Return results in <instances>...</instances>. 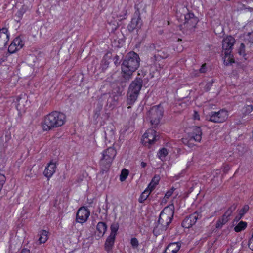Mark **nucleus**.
Wrapping results in <instances>:
<instances>
[{
    "label": "nucleus",
    "mask_w": 253,
    "mask_h": 253,
    "mask_svg": "<svg viewBox=\"0 0 253 253\" xmlns=\"http://www.w3.org/2000/svg\"><path fill=\"white\" fill-rule=\"evenodd\" d=\"M140 58L134 52L128 53L125 57L122 64V76L125 81H129L132 74L139 66Z\"/></svg>",
    "instance_id": "1"
},
{
    "label": "nucleus",
    "mask_w": 253,
    "mask_h": 253,
    "mask_svg": "<svg viewBox=\"0 0 253 253\" xmlns=\"http://www.w3.org/2000/svg\"><path fill=\"white\" fill-rule=\"evenodd\" d=\"M66 116L61 112L53 111L45 117L42 123L44 131H48L63 125L65 122Z\"/></svg>",
    "instance_id": "2"
},
{
    "label": "nucleus",
    "mask_w": 253,
    "mask_h": 253,
    "mask_svg": "<svg viewBox=\"0 0 253 253\" xmlns=\"http://www.w3.org/2000/svg\"><path fill=\"white\" fill-rule=\"evenodd\" d=\"M173 214V211L170 208L166 207L163 209L159 216L158 224L153 230V233L156 236L160 234V229L162 231L166 230L171 222Z\"/></svg>",
    "instance_id": "3"
},
{
    "label": "nucleus",
    "mask_w": 253,
    "mask_h": 253,
    "mask_svg": "<svg viewBox=\"0 0 253 253\" xmlns=\"http://www.w3.org/2000/svg\"><path fill=\"white\" fill-rule=\"evenodd\" d=\"M143 80L140 77H137L130 84L127 93V103L133 104L137 100L140 91L142 88Z\"/></svg>",
    "instance_id": "4"
},
{
    "label": "nucleus",
    "mask_w": 253,
    "mask_h": 253,
    "mask_svg": "<svg viewBox=\"0 0 253 253\" xmlns=\"http://www.w3.org/2000/svg\"><path fill=\"white\" fill-rule=\"evenodd\" d=\"M198 22V18L193 13H187L184 15V21L180 25V28L186 33H191L194 31Z\"/></svg>",
    "instance_id": "5"
},
{
    "label": "nucleus",
    "mask_w": 253,
    "mask_h": 253,
    "mask_svg": "<svg viewBox=\"0 0 253 253\" xmlns=\"http://www.w3.org/2000/svg\"><path fill=\"white\" fill-rule=\"evenodd\" d=\"M116 154V150L111 147L103 151L100 161V165L103 171L107 170L110 168Z\"/></svg>",
    "instance_id": "6"
},
{
    "label": "nucleus",
    "mask_w": 253,
    "mask_h": 253,
    "mask_svg": "<svg viewBox=\"0 0 253 253\" xmlns=\"http://www.w3.org/2000/svg\"><path fill=\"white\" fill-rule=\"evenodd\" d=\"M164 111L161 105L154 106L148 111V117L153 127H156L160 123L163 116Z\"/></svg>",
    "instance_id": "7"
},
{
    "label": "nucleus",
    "mask_w": 253,
    "mask_h": 253,
    "mask_svg": "<svg viewBox=\"0 0 253 253\" xmlns=\"http://www.w3.org/2000/svg\"><path fill=\"white\" fill-rule=\"evenodd\" d=\"M235 42L234 38L231 36H227L222 41V48L223 52L226 57L231 60V53L233 48V45Z\"/></svg>",
    "instance_id": "8"
},
{
    "label": "nucleus",
    "mask_w": 253,
    "mask_h": 253,
    "mask_svg": "<svg viewBox=\"0 0 253 253\" xmlns=\"http://www.w3.org/2000/svg\"><path fill=\"white\" fill-rule=\"evenodd\" d=\"M228 117V112L225 110L222 109L218 112H211L209 121L215 123H220L225 122Z\"/></svg>",
    "instance_id": "9"
},
{
    "label": "nucleus",
    "mask_w": 253,
    "mask_h": 253,
    "mask_svg": "<svg viewBox=\"0 0 253 253\" xmlns=\"http://www.w3.org/2000/svg\"><path fill=\"white\" fill-rule=\"evenodd\" d=\"M169 55L168 49L166 48H162L160 50H157L154 56L151 58V62L156 65V68H161L160 64L157 62L161 59L167 58Z\"/></svg>",
    "instance_id": "10"
},
{
    "label": "nucleus",
    "mask_w": 253,
    "mask_h": 253,
    "mask_svg": "<svg viewBox=\"0 0 253 253\" xmlns=\"http://www.w3.org/2000/svg\"><path fill=\"white\" fill-rule=\"evenodd\" d=\"M236 208L237 205L234 204L228 208L221 218L217 221L216 224V227L217 228H221L223 225L228 222L229 220V217L232 215V212L235 210Z\"/></svg>",
    "instance_id": "11"
},
{
    "label": "nucleus",
    "mask_w": 253,
    "mask_h": 253,
    "mask_svg": "<svg viewBox=\"0 0 253 253\" xmlns=\"http://www.w3.org/2000/svg\"><path fill=\"white\" fill-rule=\"evenodd\" d=\"M143 137V143L145 145L147 143L152 144L159 139V135L157 132L152 128L148 129L144 134Z\"/></svg>",
    "instance_id": "12"
},
{
    "label": "nucleus",
    "mask_w": 253,
    "mask_h": 253,
    "mask_svg": "<svg viewBox=\"0 0 253 253\" xmlns=\"http://www.w3.org/2000/svg\"><path fill=\"white\" fill-rule=\"evenodd\" d=\"M89 215L90 212L87 209L81 207L77 213L76 220L79 223H83L87 220Z\"/></svg>",
    "instance_id": "13"
},
{
    "label": "nucleus",
    "mask_w": 253,
    "mask_h": 253,
    "mask_svg": "<svg viewBox=\"0 0 253 253\" xmlns=\"http://www.w3.org/2000/svg\"><path fill=\"white\" fill-rule=\"evenodd\" d=\"M199 218V214L197 212L190 215L184 219L182 223V226L185 228H189L195 224Z\"/></svg>",
    "instance_id": "14"
},
{
    "label": "nucleus",
    "mask_w": 253,
    "mask_h": 253,
    "mask_svg": "<svg viewBox=\"0 0 253 253\" xmlns=\"http://www.w3.org/2000/svg\"><path fill=\"white\" fill-rule=\"evenodd\" d=\"M9 41L8 29L3 28L0 30V50L3 49Z\"/></svg>",
    "instance_id": "15"
},
{
    "label": "nucleus",
    "mask_w": 253,
    "mask_h": 253,
    "mask_svg": "<svg viewBox=\"0 0 253 253\" xmlns=\"http://www.w3.org/2000/svg\"><path fill=\"white\" fill-rule=\"evenodd\" d=\"M56 169V164L52 162H50L45 169L43 172L44 175L48 178L51 177L55 173Z\"/></svg>",
    "instance_id": "16"
},
{
    "label": "nucleus",
    "mask_w": 253,
    "mask_h": 253,
    "mask_svg": "<svg viewBox=\"0 0 253 253\" xmlns=\"http://www.w3.org/2000/svg\"><path fill=\"white\" fill-rule=\"evenodd\" d=\"M107 225L103 222H99L96 226V230L95 232V236H97L98 239L102 237L105 234L107 230Z\"/></svg>",
    "instance_id": "17"
},
{
    "label": "nucleus",
    "mask_w": 253,
    "mask_h": 253,
    "mask_svg": "<svg viewBox=\"0 0 253 253\" xmlns=\"http://www.w3.org/2000/svg\"><path fill=\"white\" fill-rule=\"evenodd\" d=\"M181 247L179 242L170 243L166 249L164 253H176Z\"/></svg>",
    "instance_id": "18"
},
{
    "label": "nucleus",
    "mask_w": 253,
    "mask_h": 253,
    "mask_svg": "<svg viewBox=\"0 0 253 253\" xmlns=\"http://www.w3.org/2000/svg\"><path fill=\"white\" fill-rule=\"evenodd\" d=\"M202 130L200 127L196 126L193 129L192 132V135L191 137V139H193L195 141L200 142L202 138Z\"/></svg>",
    "instance_id": "19"
},
{
    "label": "nucleus",
    "mask_w": 253,
    "mask_h": 253,
    "mask_svg": "<svg viewBox=\"0 0 253 253\" xmlns=\"http://www.w3.org/2000/svg\"><path fill=\"white\" fill-rule=\"evenodd\" d=\"M115 17L114 16L110 19L108 20L107 28L108 30L113 32L115 31L119 26V23L117 20H115Z\"/></svg>",
    "instance_id": "20"
},
{
    "label": "nucleus",
    "mask_w": 253,
    "mask_h": 253,
    "mask_svg": "<svg viewBox=\"0 0 253 253\" xmlns=\"http://www.w3.org/2000/svg\"><path fill=\"white\" fill-rule=\"evenodd\" d=\"M140 18L139 16L133 17L127 26L128 30L129 32H132L137 28L140 23Z\"/></svg>",
    "instance_id": "21"
},
{
    "label": "nucleus",
    "mask_w": 253,
    "mask_h": 253,
    "mask_svg": "<svg viewBox=\"0 0 253 253\" xmlns=\"http://www.w3.org/2000/svg\"><path fill=\"white\" fill-rule=\"evenodd\" d=\"M38 235L40 236L38 240L40 244L45 243L48 240V232L46 230H41L39 232Z\"/></svg>",
    "instance_id": "22"
},
{
    "label": "nucleus",
    "mask_w": 253,
    "mask_h": 253,
    "mask_svg": "<svg viewBox=\"0 0 253 253\" xmlns=\"http://www.w3.org/2000/svg\"><path fill=\"white\" fill-rule=\"evenodd\" d=\"M126 14V11L124 7H122L121 9L119 11H115L113 15L114 17L118 18L119 21L125 18V16Z\"/></svg>",
    "instance_id": "23"
},
{
    "label": "nucleus",
    "mask_w": 253,
    "mask_h": 253,
    "mask_svg": "<svg viewBox=\"0 0 253 253\" xmlns=\"http://www.w3.org/2000/svg\"><path fill=\"white\" fill-rule=\"evenodd\" d=\"M115 238V237L112 236L111 235H109L107 238L105 243L106 250L109 251L112 248L114 243Z\"/></svg>",
    "instance_id": "24"
},
{
    "label": "nucleus",
    "mask_w": 253,
    "mask_h": 253,
    "mask_svg": "<svg viewBox=\"0 0 253 253\" xmlns=\"http://www.w3.org/2000/svg\"><path fill=\"white\" fill-rule=\"evenodd\" d=\"M160 179V177L159 175H155L148 185V189H149L150 191H152L158 184Z\"/></svg>",
    "instance_id": "25"
},
{
    "label": "nucleus",
    "mask_w": 253,
    "mask_h": 253,
    "mask_svg": "<svg viewBox=\"0 0 253 253\" xmlns=\"http://www.w3.org/2000/svg\"><path fill=\"white\" fill-rule=\"evenodd\" d=\"M247 222L241 221L234 227V230L236 232H241L244 230L247 227Z\"/></svg>",
    "instance_id": "26"
},
{
    "label": "nucleus",
    "mask_w": 253,
    "mask_h": 253,
    "mask_svg": "<svg viewBox=\"0 0 253 253\" xmlns=\"http://www.w3.org/2000/svg\"><path fill=\"white\" fill-rule=\"evenodd\" d=\"M151 191H150L149 189H148V188L145 189V190L141 194L139 199V202L141 203H143L144 201L147 199Z\"/></svg>",
    "instance_id": "27"
},
{
    "label": "nucleus",
    "mask_w": 253,
    "mask_h": 253,
    "mask_svg": "<svg viewBox=\"0 0 253 253\" xmlns=\"http://www.w3.org/2000/svg\"><path fill=\"white\" fill-rule=\"evenodd\" d=\"M31 8L30 4L26 5L23 4L22 5L21 7L18 10L17 14L18 16H22L28 10H29Z\"/></svg>",
    "instance_id": "28"
},
{
    "label": "nucleus",
    "mask_w": 253,
    "mask_h": 253,
    "mask_svg": "<svg viewBox=\"0 0 253 253\" xmlns=\"http://www.w3.org/2000/svg\"><path fill=\"white\" fill-rule=\"evenodd\" d=\"M12 43L18 50L21 49L23 46L22 41L20 37L15 38L13 41Z\"/></svg>",
    "instance_id": "29"
},
{
    "label": "nucleus",
    "mask_w": 253,
    "mask_h": 253,
    "mask_svg": "<svg viewBox=\"0 0 253 253\" xmlns=\"http://www.w3.org/2000/svg\"><path fill=\"white\" fill-rule=\"evenodd\" d=\"M21 98L20 96L17 97L16 100L14 101V104L17 109L19 111H22L24 110V107L20 103Z\"/></svg>",
    "instance_id": "30"
},
{
    "label": "nucleus",
    "mask_w": 253,
    "mask_h": 253,
    "mask_svg": "<svg viewBox=\"0 0 253 253\" xmlns=\"http://www.w3.org/2000/svg\"><path fill=\"white\" fill-rule=\"evenodd\" d=\"M119 228V225L118 224H112L110 227L111 233L110 235L115 237L117 231Z\"/></svg>",
    "instance_id": "31"
},
{
    "label": "nucleus",
    "mask_w": 253,
    "mask_h": 253,
    "mask_svg": "<svg viewBox=\"0 0 253 253\" xmlns=\"http://www.w3.org/2000/svg\"><path fill=\"white\" fill-rule=\"evenodd\" d=\"M128 174V171L124 169L121 171V173L120 176V180L121 181H124L126 180Z\"/></svg>",
    "instance_id": "32"
},
{
    "label": "nucleus",
    "mask_w": 253,
    "mask_h": 253,
    "mask_svg": "<svg viewBox=\"0 0 253 253\" xmlns=\"http://www.w3.org/2000/svg\"><path fill=\"white\" fill-rule=\"evenodd\" d=\"M168 153V152L167 149L163 148L159 150V152L158 153V155L159 158L162 160L167 156Z\"/></svg>",
    "instance_id": "33"
},
{
    "label": "nucleus",
    "mask_w": 253,
    "mask_h": 253,
    "mask_svg": "<svg viewBox=\"0 0 253 253\" xmlns=\"http://www.w3.org/2000/svg\"><path fill=\"white\" fill-rule=\"evenodd\" d=\"M9 137L7 136H5L4 137H2L1 138V143L0 145L3 148H6L7 147V141L9 140Z\"/></svg>",
    "instance_id": "34"
},
{
    "label": "nucleus",
    "mask_w": 253,
    "mask_h": 253,
    "mask_svg": "<svg viewBox=\"0 0 253 253\" xmlns=\"http://www.w3.org/2000/svg\"><path fill=\"white\" fill-rule=\"evenodd\" d=\"M238 53L240 55L242 56L243 57H245L246 56L245 46L244 43H242L240 44V46L239 49Z\"/></svg>",
    "instance_id": "35"
},
{
    "label": "nucleus",
    "mask_w": 253,
    "mask_h": 253,
    "mask_svg": "<svg viewBox=\"0 0 253 253\" xmlns=\"http://www.w3.org/2000/svg\"><path fill=\"white\" fill-rule=\"evenodd\" d=\"M253 111V106L252 105H247L245 106L243 108V113L245 115H247L251 113Z\"/></svg>",
    "instance_id": "36"
},
{
    "label": "nucleus",
    "mask_w": 253,
    "mask_h": 253,
    "mask_svg": "<svg viewBox=\"0 0 253 253\" xmlns=\"http://www.w3.org/2000/svg\"><path fill=\"white\" fill-rule=\"evenodd\" d=\"M249 207L248 205H244L242 209L239 211V214H240L241 216H243L244 214L249 211Z\"/></svg>",
    "instance_id": "37"
},
{
    "label": "nucleus",
    "mask_w": 253,
    "mask_h": 253,
    "mask_svg": "<svg viewBox=\"0 0 253 253\" xmlns=\"http://www.w3.org/2000/svg\"><path fill=\"white\" fill-rule=\"evenodd\" d=\"M130 243L132 247L134 249L137 248V247H138L139 242L138 240L136 238H132L131 239Z\"/></svg>",
    "instance_id": "38"
},
{
    "label": "nucleus",
    "mask_w": 253,
    "mask_h": 253,
    "mask_svg": "<svg viewBox=\"0 0 253 253\" xmlns=\"http://www.w3.org/2000/svg\"><path fill=\"white\" fill-rule=\"evenodd\" d=\"M8 50L9 52L13 53L18 49L16 48V47H15V45L12 42L11 44L9 46Z\"/></svg>",
    "instance_id": "39"
},
{
    "label": "nucleus",
    "mask_w": 253,
    "mask_h": 253,
    "mask_svg": "<svg viewBox=\"0 0 253 253\" xmlns=\"http://www.w3.org/2000/svg\"><path fill=\"white\" fill-rule=\"evenodd\" d=\"M247 40L250 42L253 43V31L248 34Z\"/></svg>",
    "instance_id": "40"
},
{
    "label": "nucleus",
    "mask_w": 253,
    "mask_h": 253,
    "mask_svg": "<svg viewBox=\"0 0 253 253\" xmlns=\"http://www.w3.org/2000/svg\"><path fill=\"white\" fill-rule=\"evenodd\" d=\"M35 170H36V168H34V167H33L30 169L31 174L29 175V176L30 177H32L37 175V174H38L37 172H35Z\"/></svg>",
    "instance_id": "41"
},
{
    "label": "nucleus",
    "mask_w": 253,
    "mask_h": 253,
    "mask_svg": "<svg viewBox=\"0 0 253 253\" xmlns=\"http://www.w3.org/2000/svg\"><path fill=\"white\" fill-rule=\"evenodd\" d=\"M248 246L251 250H253V234L249 241Z\"/></svg>",
    "instance_id": "42"
},
{
    "label": "nucleus",
    "mask_w": 253,
    "mask_h": 253,
    "mask_svg": "<svg viewBox=\"0 0 253 253\" xmlns=\"http://www.w3.org/2000/svg\"><path fill=\"white\" fill-rule=\"evenodd\" d=\"M119 56L118 55H116L113 58L114 64L116 66H118L119 64Z\"/></svg>",
    "instance_id": "43"
},
{
    "label": "nucleus",
    "mask_w": 253,
    "mask_h": 253,
    "mask_svg": "<svg viewBox=\"0 0 253 253\" xmlns=\"http://www.w3.org/2000/svg\"><path fill=\"white\" fill-rule=\"evenodd\" d=\"M199 71L200 73H204L206 71V64H204L202 65L201 67L199 69Z\"/></svg>",
    "instance_id": "44"
},
{
    "label": "nucleus",
    "mask_w": 253,
    "mask_h": 253,
    "mask_svg": "<svg viewBox=\"0 0 253 253\" xmlns=\"http://www.w3.org/2000/svg\"><path fill=\"white\" fill-rule=\"evenodd\" d=\"M193 118L194 120H199L200 119V117H199V115L198 113H197V112L194 111V114L193 115Z\"/></svg>",
    "instance_id": "45"
},
{
    "label": "nucleus",
    "mask_w": 253,
    "mask_h": 253,
    "mask_svg": "<svg viewBox=\"0 0 253 253\" xmlns=\"http://www.w3.org/2000/svg\"><path fill=\"white\" fill-rule=\"evenodd\" d=\"M172 192L171 191H168L166 192V193L165 194V197L167 198H169V197L171 196V195H172Z\"/></svg>",
    "instance_id": "46"
},
{
    "label": "nucleus",
    "mask_w": 253,
    "mask_h": 253,
    "mask_svg": "<svg viewBox=\"0 0 253 253\" xmlns=\"http://www.w3.org/2000/svg\"><path fill=\"white\" fill-rule=\"evenodd\" d=\"M21 253H30V251L29 249L24 248L22 250Z\"/></svg>",
    "instance_id": "47"
},
{
    "label": "nucleus",
    "mask_w": 253,
    "mask_h": 253,
    "mask_svg": "<svg viewBox=\"0 0 253 253\" xmlns=\"http://www.w3.org/2000/svg\"><path fill=\"white\" fill-rule=\"evenodd\" d=\"M242 217L243 216H241V215L239 214V215L235 218L234 221H238L240 220V219L242 218Z\"/></svg>",
    "instance_id": "48"
},
{
    "label": "nucleus",
    "mask_w": 253,
    "mask_h": 253,
    "mask_svg": "<svg viewBox=\"0 0 253 253\" xmlns=\"http://www.w3.org/2000/svg\"><path fill=\"white\" fill-rule=\"evenodd\" d=\"M141 166H142V167L145 168L146 166V163L144 162H142L141 163Z\"/></svg>",
    "instance_id": "49"
},
{
    "label": "nucleus",
    "mask_w": 253,
    "mask_h": 253,
    "mask_svg": "<svg viewBox=\"0 0 253 253\" xmlns=\"http://www.w3.org/2000/svg\"><path fill=\"white\" fill-rule=\"evenodd\" d=\"M103 62H104V64H105V65L106 67H107V66H108V65H109V62H108L107 61H106V60H103Z\"/></svg>",
    "instance_id": "50"
},
{
    "label": "nucleus",
    "mask_w": 253,
    "mask_h": 253,
    "mask_svg": "<svg viewBox=\"0 0 253 253\" xmlns=\"http://www.w3.org/2000/svg\"><path fill=\"white\" fill-rule=\"evenodd\" d=\"M46 28L47 27L46 26H43L41 27V29L42 32H43L44 30L46 29Z\"/></svg>",
    "instance_id": "51"
},
{
    "label": "nucleus",
    "mask_w": 253,
    "mask_h": 253,
    "mask_svg": "<svg viewBox=\"0 0 253 253\" xmlns=\"http://www.w3.org/2000/svg\"><path fill=\"white\" fill-rule=\"evenodd\" d=\"M174 190H175V188L174 187H172L169 191H171L172 193H173Z\"/></svg>",
    "instance_id": "52"
},
{
    "label": "nucleus",
    "mask_w": 253,
    "mask_h": 253,
    "mask_svg": "<svg viewBox=\"0 0 253 253\" xmlns=\"http://www.w3.org/2000/svg\"><path fill=\"white\" fill-rule=\"evenodd\" d=\"M207 85H208V86H210V85H211V83H208L207 84Z\"/></svg>",
    "instance_id": "53"
},
{
    "label": "nucleus",
    "mask_w": 253,
    "mask_h": 253,
    "mask_svg": "<svg viewBox=\"0 0 253 253\" xmlns=\"http://www.w3.org/2000/svg\"><path fill=\"white\" fill-rule=\"evenodd\" d=\"M109 99L112 100V97H110L108 98V101L109 100Z\"/></svg>",
    "instance_id": "54"
},
{
    "label": "nucleus",
    "mask_w": 253,
    "mask_h": 253,
    "mask_svg": "<svg viewBox=\"0 0 253 253\" xmlns=\"http://www.w3.org/2000/svg\"><path fill=\"white\" fill-rule=\"evenodd\" d=\"M127 108H128V109L130 108V106H128V107H127Z\"/></svg>",
    "instance_id": "55"
},
{
    "label": "nucleus",
    "mask_w": 253,
    "mask_h": 253,
    "mask_svg": "<svg viewBox=\"0 0 253 253\" xmlns=\"http://www.w3.org/2000/svg\"><path fill=\"white\" fill-rule=\"evenodd\" d=\"M42 34V32L41 31V32H40V34L41 35Z\"/></svg>",
    "instance_id": "56"
}]
</instances>
